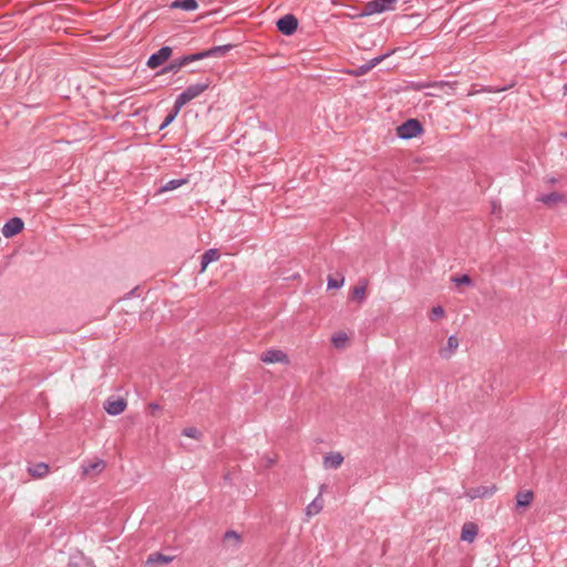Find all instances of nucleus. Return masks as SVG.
Returning a JSON list of instances; mask_svg holds the SVG:
<instances>
[{
  "instance_id": "e433bc0d",
  "label": "nucleus",
  "mask_w": 567,
  "mask_h": 567,
  "mask_svg": "<svg viewBox=\"0 0 567 567\" xmlns=\"http://www.w3.org/2000/svg\"><path fill=\"white\" fill-rule=\"evenodd\" d=\"M564 136L567 138V133H565Z\"/></svg>"
},
{
  "instance_id": "423d86ee",
  "label": "nucleus",
  "mask_w": 567,
  "mask_h": 567,
  "mask_svg": "<svg viewBox=\"0 0 567 567\" xmlns=\"http://www.w3.org/2000/svg\"><path fill=\"white\" fill-rule=\"evenodd\" d=\"M171 55L172 49L169 47H163L148 58L147 66L151 69H156L165 63L171 58Z\"/></svg>"
},
{
  "instance_id": "473e14b6",
  "label": "nucleus",
  "mask_w": 567,
  "mask_h": 567,
  "mask_svg": "<svg viewBox=\"0 0 567 567\" xmlns=\"http://www.w3.org/2000/svg\"><path fill=\"white\" fill-rule=\"evenodd\" d=\"M148 410H150V413L152 415H155L156 412L161 410V406L158 404H156V403H150L148 404Z\"/></svg>"
},
{
  "instance_id": "6e6552de",
  "label": "nucleus",
  "mask_w": 567,
  "mask_h": 567,
  "mask_svg": "<svg viewBox=\"0 0 567 567\" xmlns=\"http://www.w3.org/2000/svg\"><path fill=\"white\" fill-rule=\"evenodd\" d=\"M537 200L543 203L549 208L557 206L558 204L567 202L566 194L553 192L549 194H540L537 196Z\"/></svg>"
},
{
  "instance_id": "4be33fe9",
  "label": "nucleus",
  "mask_w": 567,
  "mask_h": 567,
  "mask_svg": "<svg viewBox=\"0 0 567 567\" xmlns=\"http://www.w3.org/2000/svg\"><path fill=\"white\" fill-rule=\"evenodd\" d=\"M173 560V557L159 553L152 554L147 557V565H167Z\"/></svg>"
},
{
  "instance_id": "5701e85b",
  "label": "nucleus",
  "mask_w": 567,
  "mask_h": 567,
  "mask_svg": "<svg viewBox=\"0 0 567 567\" xmlns=\"http://www.w3.org/2000/svg\"><path fill=\"white\" fill-rule=\"evenodd\" d=\"M534 498V493L532 491H523L517 493L516 503L519 507H527L530 505Z\"/></svg>"
},
{
  "instance_id": "20e7f679",
  "label": "nucleus",
  "mask_w": 567,
  "mask_h": 567,
  "mask_svg": "<svg viewBox=\"0 0 567 567\" xmlns=\"http://www.w3.org/2000/svg\"><path fill=\"white\" fill-rule=\"evenodd\" d=\"M422 133V124L415 118H410L396 127V135L403 140L417 137Z\"/></svg>"
},
{
  "instance_id": "9b49d317",
  "label": "nucleus",
  "mask_w": 567,
  "mask_h": 567,
  "mask_svg": "<svg viewBox=\"0 0 567 567\" xmlns=\"http://www.w3.org/2000/svg\"><path fill=\"white\" fill-rule=\"evenodd\" d=\"M24 224L21 218L14 217L7 221L2 227V235L6 238H11L22 231Z\"/></svg>"
},
{
  "instance_id": "f03ea898",
  "label": "nucleus",
  "mask_w": 567,
  "mask_h": 567,
  "mask_svg": "<svg viewBox=\"0 0 567 567\" xmlns=\"http://www.w3.org/2000/svg\"><path fill=\"white\" fill-rule=\"evenodd\" d=\"M229 48H230L229 45L215 47V48H212L209 50H206V51H203L199 53L186 55V56L182 58L181 60H178L177 66L183 68L190 62L198 61V60H202L205 58L224 55L229 51Z\"/></svg>"
},
{
  "instance_id": "6ab92c4d",
  "label": "nucleus",
  "mask_w": 567,
  "mask_h": 567,
  "mask_svg": "<svg viewBox=\"0 0 567 567\" xmlns=\"http://www.w3.org/2000/svg\"><path fill=\"white\" fill-rule=\"evenodd\" d=\"M29 474L34 478H42L50 472V467L47 463H38L28 468Z\"/></svg>"
},
{
  "instance_id": "ddd939ff",
  "label": "nucleus",
  "mask_w": 567,
  "mask_h": 567,
  "mask_svg": "<svg viewBox=\"0 0 567 567\" xmlns=\"http://www.w3.org/2000/svg\"><path fill=\"white\" fill-rule=\"evenodd\" d=\"M396 0H374L367 4V12L369 14L372 13H381L386 10L393 9V3H395Z\"/></svg>"
},
{
  "instance_id": "c9c22d12",
  "label": "nucleus",
  "mask_w": 567,
  "mask_h": 567,
  "mask_svg": "<svg viewBox=\"0 0 567 567\" xmlns=\"http://www.w3.org/2000/svg\"><path fill=\"white\" fill-rule=\"evenodd\" d=\"M565 94H567V83L564 85Z\"/></svg>"
},
{
  "instance_id": "a211bd4d",
  "label": "nucleus",
  "mask_w": 567,
  "mask_h": 567,
  "mask_svg": "<svg viewBox=\"0 0 567 567\" xmlns=\"http://www.w3.org/2000/svg\"><path fill=\"white\" fill-rule=\"evenodd\" d=\"M220 258V254L217 249H208L204 252L202 256V267L200 272H204L207 269V266L213 262L217 261Z\"/></svg>"
},
{
  "instance_id": "2eb2a0df",
  "label": "nucleus",
  "mask_w": 567,
  "mask_h": 567,
  "mask_svg": "<svg viewBox=\"0 0 567 567\" xmlns=\"http://www.w3.org/2000/svg\"><path fill=\"white\" fill-rule=\"evenodd\" d=\"M106 467V463L103 460H94L82 466L83 476H95L102 473Z\"/></svg>"
},
{
  "instance_id": "c756f323",
  "label": "nucleus",
  "mask_w": 567,
  "mask_h": 567,
  "mask_svg": "<svg viewBox=\"0 0 567 567\" xmlns=\"http://www.w3.org/2000/svg\"><path fill=\"white\" fill-rule=\"evenodd\" d=\"M453 281L456 285H471L472 280L467 275H463L461 277L453 278Z\"/></svg>"
},
{
  "instance_id": "9d476101",
  "label": "nucleus",
  "mask_w": 567,
  "mask_h": 567,
  "mask_svg": "<svg viewBox=\"0 0 567 567\" xmlns=\"http://www.w3.org/2000/svg\"><path fill=\"white\" fill-rule=\"evenodd\" d=\"M127 402L123 398L107 399L104 403V409L110 415H118L126 410Z\"/></svg>"
},
{
  "instance_id": "a878e982",
  "label": "nucleus",
  "mask_w": 567,
  "mask_h": 567,
  "mask_svg": "<svg viewBox=\"0 0 567 567\" xmlns=\"http://www.w3.org/2000/svg\"><path fill=\"white\" fill-rule=\"evenodd\" d=\"M182 433H183L184 436L190 437V439H194V440H200L202 439V432L197 427H195V426L185 427L182 431Z\"/></svg>"
},
{
  "instance_id": "1a4fd4ad",
  "label": "nucleus",
  "mask_w": 567,
  "mask_h": 567,
  "mask_svg": "<svg viewBox=\"0 0 567 567\" xmlns=\"http://www.w3.org/2000/svg\"><path fill=\"white\" fill-rule=\"evenodd\" d=\"M496 486L495 485H489V486H476V487H472V488H468L466 492H465V495L466 497H468L470 499H475V498H486V497H491L492 495H494V493L496 492Z\"/></svg>"
},
{
  "instance_id": "7ed1b4c3",
  "label": "nucleus",
  "mask_w": 567,
  "mask_h": 567,
  "mask_svg": "<svg viewBox=\"0 0 567 567\" xmlns=\"http://www.w3.org/2000/svg\"><path fill=\"white\" fill-rule=\"evenodd\" d=\"M229 48H230L229 45L215 47V48H212L209 50H206V51H203L199 53L186 55V56L182 58L181 60H178L177 66L183 68L190 62L198 61V60H202L205 58L224 55L229 51Z\"/></svg>"
},
{
  "instance_id": "bb28decb",
  "label": "nucleus",
  "mask_w": 567,
  "mask_h": 567,
  "mask_svg": "<svg viewBox=\"0 0 567 567\" xmlns=\"http://www.w3.org/2000/svg\"><path fill=\"white\" fill-rule=\"evenodd\" d=\"M444 317H445V311H444L443 307H441V306L433 307L429 315V318L431 321H437Z\"/></svg>"
},
{
  "instance_id": "cd10ccee",
  "label": "nucleus",
  "mask_w": 567,
  "mask_h": 567,
  "mask_svg": "<svg viewBox=\"0 0 567 567\" xmlns=\"http://www.w3.org/2000/svg\"><path fill=\"white\" fill-rule=\"evenodd\" d=\"M344 284V278L341 276L339 279L330 276L328 277V288L329 289H338L342 287Z\"/></svg>"
},
{
  "instance_id": "f8f14e48",
  "label": "nucleus",
  "mask_w": 567,
  "mask_h": 567,
  "mask_svg": "<svg viewBox=\"0 0 567 567\" xmlns=\"http://www.w3.org/2000/svg\"><path fill=\"white\" fill-rule=\"evenodd\" d=\"M458 346H460V342H458L457 337H455V336L449 337L447 340H446V343L443 344L439 349L440 357L445 359V360L451 359L455 354V352L457 351Z\"/></svg>"
},
{
  "instance_id": "72a5a7b5",
  "label": "nucleus",
  "mask_w": 567,
  "mask_h": 567,
  "mask_svg": "<svg viewBox=\"0 0 567 567\" xmlns=\"http://www.w3.org/2000/svg\"><path fill=\"white\" fill-rule=\"evenodd\" d=\"M383 58L384 56L374 58L368 62V65H372V69H373L375 65H378L383 60Z\"/></svg>"
},
{
  "instance_id": "393cba45",
  "label": "nucleus",
  "mask_w": 567,
  "mask_h": 567,
  "mask_svg": "<svg viewBox=\"0 0 567 567\" xmlns=\"http://www.w3.org/2000/svg\"><path fill=\"white\" fill-rule=\"evenodd\" d=\"M187 181L186 179H172L169 182H167L161 189H159V193H164V192H168V190H174L181 186H183L184 184H186Z\"/></svg>"
},
{
  "instance_id": "39448f33",
  "label": "nucleus",
  "mask_w": 567,
  "mask_h": 567,
  "mask_svg": "<svg viewBox=\"0 0 567 567\" xmlns=\"http://www.w3.org/2000/svg\"><path fill=\"white\" fill-rule=\"evenodd\" d=\"M260 360L267 364L281 363L289 364L290 360L286 352L280 349H268L260 355Z\"/></svg>"
},
{
  "instance_id": "c85d7f7f",
  "label": "nucleus",
  "mask_w": 567,
  "mask_h": 567,
  "mask_svg": "<svg viewBox=\"0 0 567 567\" xmlns=\"http://www.w3.org/2000/svg\"><path fill=\"white\" fill-rule=\"evenodd\" d=\"M225 539L227 542H234L235 544H238L239 540H240L239 535L236 532H233V530L227 532L225 534Z\"/></svg>"
},
{
  "instance_id": "b1692460",
  "label": "nucleus",
  "mask_w": 567,
  "mask_h": 567,
  "mask_svg": "<svg viewBox=\"0 0 567 567\" xmlns=\"http://www.w3.org/2000/svg\"><path fill=\"white\" fill-rule=\"evenodd\" d=\"M331 342L336 348L342 349L347 347L349 342V337L346 332L340 331L332 336Z\"/></svg>"
},
{
  "instance_id": "4468645a",
  "label": "nucleus",
  "mask_w": 567,
  "mask_h": 567,
  "mask_svg": "<svg viewBox=\"0 0 567 567\" xmlns=\"http://www.w3.org/2000/svg\"><path fill=\"white\" fill-rule=\"evenodd\" d=\"M344 461L343 455L340 452H330L323 456L322 464L326 470L339 468Z\"/></svg>"
},
{
  "instance_id": "7c9ffc66",
  "label": "nucleus",
  "mask_w": 567,
  "mask_h": 567,
  "mask_svg": "<svg viewBox=\"0 0 567 567\" xmlns=\"http://www.w3.org/2000/svg\"><path fill=\"white\" fill-rule=\"evenodd\" d=\"M370 70H372V65H368V63H367V64H364V65H362V66H360V68L358 69V71L355 72V75H362V74H365V73H368Z\"/></svg>"
},
{
  "instance_id": "2f4dec72",
  "label": "nucleus",
  "mask_w": 567,
  "mask_h": 567,
  "mask_svg": "<svg viewBox=\"0 0 567 567\" xmlns=\"http://www.w3.org/2000/svg\"><path fill=\"white\" fill-rule=\"evenodd\" d=\"M178 65V61H175L173 62L171 65H168L167 68H165L162 73H166V72H169V71H177L179 70L182 66H177Z\"/></svg>"
},
{
  "instance_id": "f704fd0d",
  "label": "nucleus",
  "mask_w": 567,
  "mask_h": 567,
  "mask_svg": "<svg viewBox=\"0 0 567 567\" xmlns=\"http://www.w3.org/2000/svg\"><path fill=\"white\" fill-rule=\"evenodd\" d=\"M545 182L548 184H555V183H557V179L555 177H548L545 179Z\"/></svg>"
},
{
  "instance_id": "aec40b11",
  "label": "nucleus",
  "mask_w": 567,
  "mask_h": 567,
  "mask_svg": "<svg viewBox=\"0 0 567 567\" xmlns=\"http://www.w3.org/2000/svg\"><path fill=\"white\" fill-rule=\"evenodd\" d=\"M323 508V499L321 496L316 497L308 506L306 507V515L308 517H312L318 515Z\"/></svg>"
},
{
  "instance_id": "f257e3e1",
  "label": "nucleus",
  "mask_w": 567,
  "mask_h": 567,
  "mask_svg": "<svg viewBox=\"0 0 567 567\" xmlns=\"http://www.w3.org/2000/svg\"><path fill=\"white\" fill-rule=\"evenodd\" d=\"M210 83L209 81L196 83L193 85H189L182 94H179L174 103V109L171 114H168L164 122L161 125V130L168 126L175 117L178 115L181 109L193 101L194 99L198 97L202 93H204L208 87Z\"/></svg>"
},
{
  "instance_id": "412c9836",
  "label": "nucleus",
  "mask_w": 567,
  "mask_h": 567,
  "mask_svg": "<svg viewBox=\"0 0 567 567\" xmlns=\"http://www.w3.org/2000/svg\"><path fill=\"white\" fill-rule=\"evenodd\" d=\"M171 8L194 11L198 8V4L196 0H175L172 2Z\"/></svg>"
},
{
  "instance_id": "dca6fc26",
  "label": "nucleus",
  "mask_w": 567,
  "mask_h": 567,
  "mask_svg": "<svg viewBox=\"0 0 567 567\" xmlns=\"http://www.w3.org/2000/svg\"><path fill=\"white\" fill-rule=\"evenodd\" d=\"M368 286L369 281L367 279L359 280L358 284L352 289V299L358 301L359 303H362L367 297Z\"/></svg>"
},
{
  "instance_id": "f3484780",
  "label": "nucleus",
  "mask_w": 567,
  "mask_h": 567,
  "mask_svg": "<svg viewBox=\"0 0 567 567\" xmlns=\"http://www.w3.org/2000/svg\"><path fill=\"white\" fill-rule=\"evenodd\" d=\"M477 526L473 523H466L462 527L461 539L472 543L477 535Z\"/></svg>"
},
{
  "instance_id": "0eeeda50",
  "label": "nucleus",
  "mask_w": 567,
  "mask_h": 567,
  "mask_svg": "<svg viewBox=\"0 0 567 567\" xmlns=\"http://www.w3.org/2000/svg\"><path fill=\"white\" fill-rule=\"evenodd\" d=\"M297 27L298 21L292 14H286L277 21L278 30L286 35L292 34L297 30Z\"/></svg>"
}]
</instances>
